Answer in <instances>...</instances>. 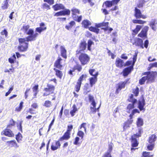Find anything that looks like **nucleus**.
<instances>
[{
    "mask_svg": "<svg viewBox=\"0 0 157 157\" xmlns=\"http://www.w3.org/2000/svg\"><path fill=\"white\" fill-rule=\"evenodd\" d=\"M29 26L28 25H24L22 29V31L26 35L29 36L24 38H19V42L20 46L18 47L19 51L21 52L26 51L28 48V42L29 41H34L36 40L38 34L36 33L34 34V30L32 29H29Z\"/></svg>",
    "mask_w": 157,
    "mask_h": 157,
    "instance_id": "obj_1",
    "label": "nucleus"
},
{
    "mask_svg": "<svg viewBox=\"0 0 157 157\" xmlns=\"http://www.w3.org/2000/svg\"><path fill=\"white\" fill-rule=\"evenodd\" d=\"M77 56H78V59L83 65L86 64L89 61L90 58L86 54L81 53Z\"/></svg>",
    "mask_w": 157,
    "mask_h": 157,
    "instance_id": "obj_2",
    "label": "nucleus"
},
{
    "mask_svg": "<svg viewBox=\"0 0 157 157\" xmlns=\"http://www.w3.org/2000/svg\"><path fill=\"white\" fill-rule=\"evenodd\" d=\"M147 78V80L150 82H153L155 80V77L157 76V72L156 71L147 72L146 73Z\"/></svg>",
    "mask_w": 157,
    "mask_h": 157,
    "instance_id": "obj_3",
    "label": "nucleus"
},
{
    "mask_svg": "<svg viewBox=\"0 0 157 157\" xmlns=\"http://www.w3.org/2000/svg\"><path fill=\"white\" fill-rule=\"evenodd\" d=\"M55 86L53 85L48 84L47 87L45 88L44 89V91L46 92L44 93L43 96H47L53 93L55 90Z\"/></svg>",
    "mask_w": 157,
    "mask_h": 157,
    "instance_id": "obj_4",
    "label": "nucleus"
},
{
    "mask_svg": "<svg viewBox=\"0 0 157 157\" xmlns=\"http://www.w3.org/2000/svg\"><path fill=\"white\" fill-rule=\"evenodd\" d=\"M149 27L147 26H145L142 29L140 32L138 34V36L144 39L147 38V32L148 30Z\"/></svg>",
    "mask_w": 157,
    "mask_h": 157,
    "instance_id": "obj_5",
    "label": "nucleus"
},
{
    "mask_svg": "<svg viewBox=\"0 0 157 157\" xmlns=\"http://www.w3.org/2000/svg\"><path fill=\"white\" fill-rule=\"evenodd\" d=\"M134 16L136 19L142 18L145 19L147 18V16L142 14L141 11L137 7H135V8Z\"/></svg>",
    "mask_w": 157,
    "mask_h": 157,
    "instance_id": "obj_6",
    "label": "nucleus"
},
{
    "mask_svg": "<svg viewBox=\"0 0 157 157\" xmlns=\"http://www.w3.org/2000/svg\"><path fill=\"white\" fill-rule=\"evenodd\" d=\"M128 101L131 102L132 103L128 105L127 107V109L129 110L133 109L134 107V104L136 102V99L133 98V95L132 94H131L129 96V98L128 99Z\"/></svg>",
    "mask_w": 157,
    "mask_h": 157,
    "instance_id": "obj_7",
    "label": "nucleus"
},
{
    "mask_svg": "<svg viewBox=\"0 0 157 157\" xmlns=\"http://www.w3.org/2000/svg\"><path fill=\"white\" fill-rule=\"evenodd\" d=\"M86 48V44L85 42H82L79 45V48L76 51V55L78 56L80 53H82V52H84Z\"/></svg>",
    "mask_w": 157,
    "mask_h": 157,
    "instance_id": "obj_8",
    "label": "nucleus"
},
{
    "mask_svg": "<svg viewBox=\"0 0 157 157\" xmlns=\"http://www.w3.org/2000/svg\"><path fill=\"white\" fill-rule=\"evenodd\" d=\"M70 13V11L69 10L66 9L65 10H62L60 11L57 12L54 14L55 16H59L62 15H69Z\"/></svg>",
    "mask_w": 157,
    "mask_h": 157,
    "instance_id": "obj_9",
    "label": "nucleus"
},
{
    "mask_svg": "<svg viewBox=\"0 0 157 157\" xmlns=\"http://www.w3.org/2000/svg\"><path fill=\"white\" fill-rule=\"evenodd\" d=\"M40 27L36 29V31L40 33L42 31L47 29L46 26L44 23L42 22L40 24Z\"/></svg>",
    "mask_w": 157,
    "mask_h": 157,
    "instance_id": "obj_10",
    "label": "nucleus"
},
{
    "mask_svg": "<svg viewBox=\"0 0 157 157\" xmlns=\"http://www.w3.org/2000/svg\"><path fill=\"white\" fill-rule=\"evenodd\" d=\"M98 74V72H95L94 77H91L90 78V83L91 87H92L93 85L95 84L97 81V77Z\"/></svg>",
    "mask_w": 157,
    "mask_h": 157,
    "instance_id": "obj_11",
    "label": "nucleus"
},
{
    "mask_svg": "<svg viewBox=\"0 0 157 157\" xmlns=\"http://www.w3.org/2000/svg\"><path fill=\"white\" fill-rule=\"evenodd\" d=\"M135 41L133 44L138 46H140L142 48H144V47L143 44V40L140 38H136L135 39Z\"/></svg>",
    "mask_w": 157,
    "mask_h": 157,
    "instance_id": "obj_12",
    "label": "nucleus"
},
{
    "mask_svg": "<svg viewBox=\"0 0 157 157\" xmlns=\"http://www.w3.org/2000/svg\"><path fill=\"white\" fill-rule=\"evenodd\" d=\"M62 60L60 57H59L58 59L56 60L54 63V66L57 68L61 70L62 67V65H61V61Z\"/></svg>",
    "mask_w": 157,
    "mask_h": 157,
    "instance_id": "obj_13",
    "label": "nucleus"
},
{
    "mask_svg": "<svg viewBox=\"0 0 157 157\" xmlns=\"http://www.w3.org/2000/svg\"><path fill=\"white\" fill-rule=\"evenodd\" d=\"M145 104V100L144 99H142L139 101L138 103V107L140 111L144 110V112L145 110V109L144 107Z\"/></svg>",
    "mask_w": 157,
    "mask_h": 157,
    "instance_id": "obj_14",
    "label": "nucleus"
},
{
    "mask_svg": "<svg viewBox=\"0 0 157 157\" xmlns=\"http://www.w3.org/2000/svg\"><path fill=\"white\" fill-rule=\"evenodd\" d=\"M156 25H157V21L155 19H152L149 23L150 26L153 30L155 31L157 29Z\"/></svg>",
    "mask_w": 157,
    "mask_h": 157,
    "instance_id": "obj_15",
    "label": "nucleus"
},
{
    "mask_svg": "<svg viewBox=\"0 0 157 157\" xmlns=\"http://www.w3.org/2000/svg\"><path fill=\"white\" fill-rule=\"evenodd\" d=\"M60 146V144L59 141L54 142L52 143L51 146V148L52 150L55 151L59 148Z\"/></svg>",
    "mask_w": 157,
    "mask_h": 157,
    "instance_id": "obj_16",
    "label": "nucleus"
},
{
    "mask_svg": "<svg viewBox=\"0 0 157 157\" xmlns=\"http://www.w3.org/2000/svg\"><path fill=\"white\" fill-rule=\"evenodd\" d=\"M117 67L121 68L124 65V62L123 60L119 58H117L115 62Z\"/></svg>",
    "mask_w": 157,
    "mask_h": 157,
    "instance_id": "obj_17",
    "label": "nucleus"
},
{
    "mask_svg": "<svg viewBox=\"0 0 157 157\" xmlns=\"http://www.w3.org/2000/svg\"><path fill=\"white\" fill-rule=\"evenodd\" d=\"M2 133H3V134L5 136L9 137H11L14 136V134L12 133V132L8 128H6L3 131Z\"/></svg>",
    "mask_w": 157,
    "mask_h": 157,
    "instance_id": "obj_18",
    "label": "nucleus"
},
{
    "mask_svg": "<svg viewBox=\"0 0 157 157\" xmlns=\"http://www.w3.org/2000/svg\"><path fill=\"white\" fill-rule=\"evenodd\" d=\"M126 82H122L118 84V86L117 88L116 93L118 94L121 90L125 87V86Z\"/></svg>",
    "mask_w": 157,
    "mask_h": 157,
    "instance_id": "obj_19",
    "label": "nucleus"
},
{
    "mask_svg": "<svg viewBox=\"0 0 157 157\" xmlns=\"http://www.w3.org/2000/svg\"><path fill=\"white\" fill-rule=\"evenodd\" d=\"M52 8L54 9L55 11H57L61 9H64V6L62 4H56V5L52 6Z\"/></svg>",
    "mask_w": 157,
    "mask_h": 157,
    "instance_id": "obj_20",
    "label": "nucleus"
},
{
    "mask_svg": "<svg viewBox=\"0 0 157 157\" xmlns=\"http://www.w3.org/2000/svg\"><path fill=\"white\" fill-rule=\"evenodd\" d=\"M133 69V66H130L125 68L123 71V75L124 76H127L131 72L132 69Z\"/></svg>",
    "mask_w": 157,
    "mask_h": 157,
    "instance_id": "obj_21",
    "label": "nucleus"
},
{
    "mask_svg": "<svg viewBox=\"0 0 157 157\" xmlns=\"http://www.w3.org/2000/svg\"><path fill=\"white\" fill-rule=\"evenodd\" d=\"M61 53V56L65 59H66L67 56V51L63 46H61L60 48Z\"/></svg>",
    "mask_w": 157,
    "mask_h": 157,
    "instance_id": "obj_22",
    "label": "nucleus"
},
{
    "mask_svg": "<svg viewBox=\"0 0 157 157\" xmlns=\"http://www.w3.org/2000/svg\"><path fill=\"white\" fill-rule=\"evenodd\" d=\"M136 137V136H132V137L131 143L132 147H137L138 144L137 140L135 138Z\"/></svg>",
    "mask_w": 157,
    "mask_h": 157,
    "instance_id": "obj_23",
    "label": "nucleus"
},
{
    "mask_svg": "<svg viewBox=\"0 0 157 157\" xmlns=\"http://www.w3.org/2000/svg\"><path fill=\"white\" fill-rule=\"evenodd\" d=\"M156 137L154 134H152L149 138L148 142L150 144H154L156 140Z\"/></svg>",
    "mask_w": 157,
    "mask_h": 157,
    "instance_id": "obj_24",
    "label": "nucleus"
},
{
    "mask_svg": "<svg viewBox=\"0 0 157 157\" xmlns=\"http://www.w3.org/2000/svg\"><path fill=\"white\" fill-rule=\"evenodd\" d=\"M71 11L72 12V16L74 19L75 20V18H76V15L79 13V10L77 9L73 8Z\"/></svg>",
    "mask_w": 157,
    "mask_h": 157,
    "instance_id": "obj_25",
    "label": "nucleus"
},
{
    "mask_svg": "<svg viewBox=\"0 0 157 157\" xmlns=\"http://www.w3.org/2000/svg\"><path fill=\"white\" fill-rule=\"evenodd\" d=\"M90 90L91 89L89 85L88 84H86L84 89V94H86L90 91Z\"/></svg>",
    "mask_w": 157,
    "mask_h": 157,
    "instance_id": "obj_26",
    "label": "nucleus"
},
{
    "mask_svg": "<svg viewBox=\"0 0 157 157\" xmlns=\"http://www.w3.org/2000/svg\"><path fill=\"white\" fill-rule=\"evenodd\" d=\"M54 70L56 72V75L57 76L60 78H61L63 76L62 71L56 68H54Z\"/></svg>",
    "mask_w": 157,
    "mask_h": 157,
    "instance_id": "obj_27",
    "label": "nucleus"
},
{
    "mask_svg": "<svg viewBox=\"0 0 157 157\" xmlns=\"http://www.w3.org/2000/svg\"><path fill=\"white\" fill-rule=\"evenodd\" d=\"M82 25L84 28H87L89 26L91 25V23L88 20H86L82 21Z\"/></svg>",
    "mask_w": 157,
    "mask_h": 157,
    "instance_id": "obj_28",
    "label": "nucleus"
},
{
    "mask_svg": "<svg viewBox=\"0 0 157 157\" xmlns=\"http://www.w3.org/2000/svg\"><path fill=\"white\" fill-rule=\"evenodd\" d=\"M144 124L143 119L141 118H139L136 121V125L138 127H140Z\"/></svg>",
    "mask_w": 157,
    "mask_h": 157,
    "instance_id": "obj_29",
    "label": "nucleus"
},
{
    "mask_svg": "<svg viewBox=\"0 0 157 157\" xmlns=\"http://www.w3.org/2000/svg\"><path fill=\"white\" fill-rule=\"evenodd\" d=\"M89 98L90 102H91V105L94 107L96 106V103L94 100L93 96L90 95L89 96Z\"/></svg>",
    "mask_w": 157,
    "mask_h": 157,
    "instance_id": "obj_30",
    "label": "nucleus"
},
{
    "mask_svg": "<svg viewBox=\"0 0 157 157\" xmlns=\"http://www.w3.org/2000/svg\"><path fill=\"white\" fill-rule=\"evenodd\" d=\"M70 133L66 132L61 137V139L62 140H68L70 137Z\"/></svg>",
    "mask_w": 157,
    "mask_h": 157,
    "instance_id": "obj_31",
    "label": "nucleus"
},
{
    "mask_svg": "<svg viewBox=\"0 0 157 157\" xmlns=\"http://www.w3.org/2000/svg\"><path fill=\"white\" fill-rule=\"evenodd\" d=\"M8 0H5L3 3L2 4V8L3 10H5L7 9L9 6Z\"/></svg>",
    "mask_w": 157,
    "mask_h": 157,
    "instance_id": "obj_32",
    "label": "nucleus"
},
{
    "mask_svg": "<svg viewBox=\"0 0 157 157\" xmlns=\"http://www.w3.org/2000/svg\"><path fill=\"white\" fill-rule=\"evenodd\" d=\"M73 109L70 112V114L72 117L75 115V114L78 111V109L75 105H74L72 106Z\"/></svg>",
    "mask_w": 157,
    "mask_h": 157,
    "instance_id": "obj_33",
    "label": "nucleus"
},
{
    "mask_svg": "<svg viewBox=\"0 0 157 157\" xmlns=\"http://www.w3.org/2000/svg\"><path fill=\"white\" fill-rule=\"evenodd\" d=\"M75 24V22L74 21H72L69 23L68 25H67L65 26V28L68 30L71 29L72 26Z\"/></svg>",
    "mask_w": 157,
    "mask_h": 157,
    "instance_id": "obj_34",
    "label": "nucleus"
},
{
    "mask_svg": "<svg viewBox=\"0 0 157 157\" xmlns=\"http://www.w3.org/2000/svg\"><path fill=\"white\" fill-rule=\"evenodd\" d=\"M142 27V26L140 25H137L136 26V28L135 29L133 30V32L135 33V34H137L138 32L140 31L141 28Z\"/></svg>",
    "mask_w": 157,
    "mask_h": 157,
    "instance_id": "obj_35",
    "label": "nucleus"
},
{
    "mask_svg": "<svg viewBox=\"0 0 157 157\" xmlns=\"http://www.w3.org/2000/svg\"><path fill=\"white\" fill-rule=\"evenodd\" d=\"M157 67V62L154 63H151L149 64V66L148 67L147 69L148 70H150L151 68L153 67Z\"/></svg>",
    "mask_w": 157,
    "mask_h": 157,
    "instance_id": "obj_36",
    "label": "nucleus"
},
{
    "mask_svg": "<svg viewBox=\"0 0 157 157\" xmlns=\"http://www.w3.org/2000/svg\"><path fill=\"white\" fill-rule=\"evenodd\" d=\"M132 22L135 24H144L146 22L145 21L140 20H133Z\"/></svg>",
    "mask_w": 157,
    "mask_h": 157,
    "instance_id": "obj_37",
    "label": "nucleus"
},
{
    "mask_svg": "<svg viewBox=\"0 0 157 157\" xmlns=\"http://www.w3.org/2000/svg\"><path fill=\"white\" fill-rule=\"evenodd\" d=\"M89 29L90 31L96 33H98L99 31V29L96 28V27H93L92 26H91L90 27Z\"/></svg>",
    "mask_w": 157,
    "mask_h": 157,
    "instance_id": "obj_38",
    "label": "nucleus"
},
{
    "mask_svg": "<svg viewBox=\"0 0 157 157\" xmlns=\"http://www.w3.org/2000/svg\"><path fill=\"white\" fill-rule=\"evenodd\" d=\"M139 88L136 87V88L133 89L132 90V93L135 94L136 96H137L139 93Z\"/></svg>",
    "mask_w": 157,
    "mask_h": 157,
    "instance_id": "obj_39",
    "label": "nucleus"
},
{
    "mask_svg": "<svg viewBox=\"0 0 157 157\" xmlns=\"http://www.w3.org/2000/svg\"><path fill=\"white\" fill-rule=\"evenodd\" d=\"M100 105H101V104H100V106L99 107H98L97 109L96 108L95 106L94 107L93 106V107L91 106L90 107L91 111L90 112V113H95L96 112L97 110H98Z\"/></svg>",
    "mask_w": 157,
    "mask_h": 157,
    "instance_id": "obj_40",
    "label": "nucleus"
},
{
    "mask_svg": "<svg viewBox=\"0 0 157 157\" xmlns=\"http://www.w3.org/2000/svg\"><path fill=\"white\" fill-rule=\"evenodd\" d=\"M86 77V75H82L78 79V82H80L82 84V81L85 80Z\"/></svg>",
    "mask_w": 157,
    "mask_h": 157,
    "instance_id": "obj_41",
    "label": "nucleus"
},
{
    "mask_svg": "<svg viewBox=\"0 0 157 157\" xmlns=\"http://www.w3.org/2000/svg\"><path fill=\"white\" fill-rule=\"evenodd\" d=\"M144 0H140L139 3L137 4V7L139 8H142L144 4L145 3Z\"/></svg>",
    "mask_w": 157,
    "mask_h": 157,
    "instance_id": "obj_42",
    "label": "nucleus"
},
{
    "mask_svg": "<svg viewBox=\"0 0 157 157\" xmlns=\"http://www.w3.org/2000/svg\"><path fill=\"white\" fill-rule=\"evenodd\" d=\"M136 113H140V112L137 109H134L133 110L131 114L129 115L130 119H132V118L133 116L134 115V114Z\"/></svg>",
    "mask_w": 157,
    "mask_h": 157,
    "instance_id": "obj_43",
    "label": "nucleus"
},
{
    "mask_svg": "<svg viewBox=\"0 0 157 157\" xmlns=\"http://www.w3.org/2000/svg\"><path fill=\"white\" fill-rule=\"evenodd\" d=\"M143 131L142 128H139V129L138 133L134 134L133 136H136V137L138 138L141 136V134L143 133Z\"/></svg>",
    "mask_w": 157,
    "mask_h": 157,
    "instance_id": "obj_44",
    "label": "nucleus"
},
{
    "mask_svg": "<svg viewBox=\"0 0 157 157\" xmlns=\"http://www.w3.org/2000/svg\"><path fill=\"white\" fill-rule=\"evenodd\" d=\"M86 124L85 123H82L81 125L80 128L79 129L82 130H84L85 132H86Z\"/></svg>",
    "mask_w": 157,
    "mask_h": 157,
    "instance_id": "obj_45",
    "label": "nucleus"
},
{
    "mask_svg": "<svg viewBox=\"0 0 157 157\" xmlns=\"http://www.w3.org/2000/svg\"><path fill=\"white\" fill-rule=\"evenodd\" d=\"M51 105V102L49 101H45L43 105L46 107H50Z\"/></svg>",
    "mask_w": 157,
    "mask_h": 157,
    "instance_id": "obj_46",
    "label": "nucleus"
},
{
    "mask_svg": "<svg viewBox=\"0 0 157 157\" xmlns=\"http://www.w3.org/2000/svg\"><path fill=\"white\" fill-rule=\"evenodd\" d=\"M146 80H147V78L146 76L143 77L139 80V83L140 85L143 84Z\"/></svg>",
    "mask_w": 157,
    "mask_h": 157,
    "instance_id": "obj_47",
    "label": "nucleus"
},
{
    "mask_svg": "<svg viewBox=\"0 0 157 157\" xmlns=\"http://www.w3.org/2000/svg\"><path fill=\"white\" fill-rule=\"evenodd\" d=\"M81 83L80 82H77V84L75 86V91L77 92H78L80 89Z\"/></svg>",
    "mask_w": 157,
    "mask_h": 157,
    "instance_id": "obj_48",
    "label": "nucleus"
},
{
    "mask_svg": "<svg viewBox=\"0 0 157 157\" xmlns=\"http://www.w3.org/2000/svg\"><path fill=\"white\" fill-rule=\"evenodd\" d=\"M74 70H77L78 71H80L82 69V67L80 65L77 64L74 66Z\"/></svg>",
    "mask_w": 157,
    "mask_h": 157,
    "instance_id": "obj_49",
    "label": "nucleus"
},
{
    "mask_svg": "<svg viewBox=\"0 0 157 157\" xmlns=\"http://www.w3.org/2000/svg\"><path fill=\"white\" fill-rule=\"evenodd\" d=\"M94 42L90 40H89L88 41L87 49L90 51L91 50L90 47L92 44H94Z\"/></svg>",
    "mask_w": 157,
    "mask_h": 157,
    "instance_id": "obj_50",
    "label": "nucleus"
},
{
    "mask_svg": "<svg viewBox=\"0 0 157 157\" xmlns=\"http://www.w3.org/2000/svg\"><path fill=\"white\" fill-rule=\"evenodd\" d=\"M130 126V125L127 122H125L123 126L124 131H125L127 128H129Z\"/></svg>",
    "mask_w": 157,
    "mask_h": 157,
    "instance_id": "obj_51",
    "label": "nucleus"
},
{
    "mask_svg": "<svg viewBox=\"0 0 157 157\" xmlns=\"http://www.w3.org/2000/svg\"><path fill=\"white\" fill-rule=\"evenodd\" d=\"M105 4L106 7H110L112 6L113 5V2H112L107 1L105 2Z\"/></svg>",
    "mask_w": 157,
    "mask_h": 157,
    "instance_id": "obj_52",
    "label": "nucleus"
},
{
    "mask_svg": "<svg viewBox=\"0 0 157 157\" xmlns=\"http://www.w3.org/2000/svg\"><path fill=\"white\" fill-rule=\"evenodd\" d=\"M22 139V136L20 133H18L17 135L16 136V139L18 142H19Z\"/></svg>",
    "mask_w": 157,
    "mask_h": 157,
    "instance_id": "obj_53",
    "label": "nucleus"
},
{
    "mask_svg": "<svg viewBox=\"0 0 157 157\" xmlns=\"http://www.w3.org/2000/svg\"><path fill=\"white\" fill-rule=\"evenodd\" d=\"M42 8L47 10H49L50 8L49 5L46 3H44L42 5Z\"/></svg>",
    "mask_w": 157,
    "mask_h": 157,
    "instance_id": "obj_54",
    "label": "nucleus"
},
{
    "mask_svg": "<svg viewBox=\"0 0 157 157\" xmlns=\"http://www.w3.org/2000/svg\"><path fill=\"white\" fill-rule=\"evenodd\" d=\"M84 135V133L82 130H79L78 133L77 135L80 136L82 139Z\"/></svg>",
    "mask_w": 157,
    "mask_h": 157,
    "instance_id": "obj_55",
    "label": "nucleus"
},
{
    "mask_svg": "<svg viewBox=\"0 0 157 157\" xmlns=\"http://www.w3.org/2000/svg\"><path fill=\"white\" fill-rule=\"evenodd\" d=\"M150 152H144L143 153L142 157H150Z\"/></svg>",
    "mask_w": 157,
    "mask_h": 157,
    "instance_id": "obj_56",
    "label": "nucleus"
},
{
    "mask_svg": "<svg viewBox=\"0 0 157 157\" xmlns=\"http://www.w3.org/2000/svg\"><path fill=\"white\" fill-rule=\"evenodd\" d=\"M14 125V121L12 120L10 121V124L7 125V128H10Z\"/></svg>",
    "mask_w": 157,
    "mask_h": 157,
    "instance_id": "obj_57",
    "label": "nucleus"
},
{
    "mask_svg": "<svg viewBox=\"0 0 157 157\" xmlns=\"http://www.w3.org/2000/svg\"><path fill=\"white\" fill-rule=\"evenodd\" d=\"M154 144H149L147 146V148L149 150L151 151L154 147Z\"/></svg>",
    "mask_w": 157,
    "mask_h": 157,
    "instance_id": "obj_58",
    "label": "nucleus"
},
{
    "mask_svg": "<svg viewBox=\"0 0 157 157\" xmlns=\"http://www.w3.org/2000/svg\"><path fill=\"white\" fill-rule=\"evenodd\" d=\"M1 33L2 35H5L6 37H7L8 36V32L6 29H4L2 31Z\"/></svg>",
    "mask_w": 157,
    "mask_h": 157,
    "instance_id": "obj_59",
    "label": "nucleus"
},
{
    "mask_svg": "<svg viewBox=\"0 0 157 157\" xmlns=\"http://www.w3.org/2000/svg\"><path fill=\"white\" fill-rule=\"evenodd\" d=\"M44 1L47 2L50 5H52L54 2V0H44Z\"/></svg>",
    "mask_w": 157,
    "mask_h": 157,
    "instance_id": "obj_60",
    "label": "nucleus"
},
{
    "mask_svg": "<svg viewBox=\"0 0 157 157\" xmlns=\"http://www.w3.org/2000/svg\"><path fill=\"white\" fill-rule=\"evenodd\" d=\"M88 2L90 5L91 6H93L94 5V3H93L91 1V0H83V2L84 3H86L87 2Z\"/></svg>",
    "mask_w": 157,
    "mask_h": 157,
    "instance_id": "obj_61",
    "label": "nucleus"
},
{
    "mask_svg": "<svg viewBox=\"0 0 157 157\" xmlns=\"http://www.w3.org/2000/svg\"><path fill=\"white\" fill-rule=\"evenodd\" d=\"M13 87L12 86L9 89V91L6 93L5 96H8L11 93V91L13 90Z\"/></svg>",
    "mask_w": 157,
    "mask_h": 157,
    "instance_id": "obj_62",
    "label": "nucleus"
},
{
    "mask_svg": "<svg viewBox=\"0 0 157 157\" xmlns=\"http://www.w3.org/2000/svg\"><path fill=\"white\" fill-rule=\"evenodd\" d=\"M137 55V52H135V55L133 56V64H134V63H135V62L136 61Z\"/></svg>",
    "mask_w": 157,
    "mask_h": 157,
    "instance_id": "obj_63",
    "label": "nucleus"
},
{
    "mask_svg": "<svg viewBox=\"0 0 157 157\" xmlns=\"http://www.w3.org/2000/svg\"><path fill=\"white\" fill-rule=\"evenodd\" d=\"M110 153L107 152L104 155L103 157H112Z\"/></svg>",
    "mask_w": 157,
    "mask_h": 157,
    "instance_id": "obj_64",
    "label": "nucleus"
}]
</instances>
